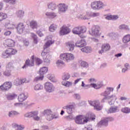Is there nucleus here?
<instances>
[{"label":"nucleus","instance_id":"c03bdc74","mask_svg":"<svg viewBox=\"0 0 130 130\" xmlns=\"http://www.w3.org/2000/svg\"><path fill=\"white\" fill-rule=\"evenodd\" d=\"M31 37L34 39V43L37 44L38 43V37H37V35L34 33H31Z\"/></svg>","mask_w":130,"mask_h":130},{"label":"nucleus","instance_id":"b1692460","mask_svg":"<svg viewBox=\"0 0 130 130\" xmlns=\"http://www.w3.org/2000/svg\"><path fill=\"white\" fill-rule=\"evenodd\" d=\"M27 98H28V94L21 93L18 96V100L19 102H23V101H25Z\"/></svg>","mask_w":130,"mask_h":130},{"label":"nucleus","instance_id":"f8f14e48","mask_svg":"<svg viewBox=\"0 0 130 130\" xmlns=\"http://www.w3.org/2000/svg\"><path fill=\"white\" fill-rule=\"evenodd\" d=\"M70 32L71 28H69V27L67 26V25H63L60 28V35H67V34H70Z\"/></svg>","mask_w":130,"mask_h":130},{"label":"nucleus","instance_id":"0eeeda50","mask_svg":"<svg viewBox=\"0 0 130 130\" xmlns=\"http://www.w3.org/2000/svg\"><path fill=\"white\" fill-rule=\"evenodd\" d=\"M75 121L77 124H84L88 122V119L84 118L82 115H78L76 116Z\"/></svg>","mask_w":130,"mask_h":130},{"label":"nucleus","instance_id":"603ef678","mask_svg":"<svg viewBox=\"0 0 130 130\" xmlns=\"http://www.w3.org/2000/svg\"><path fill=\"white\" fill-rule=\"evenodd\" d=\"M11 72H12V70L6 69L4 72V76H6V77H10V76H11Z\"/></svg>","mask_w":130,"mask_h":130},{"label":"nucleus","instance_id":"3c124183","mask_svg":"<svg viewBox=\"0 0 130 130\" xmlns=\"http://www.w3.org/2000/svg\"><path fill=\"white\" fill-rule=\"evenodd\" d=\"M47 77L50 81L51 82H53V83L55 82V80H54V77H53V75L52 74H48L47 75Z\"/></svg>","mask_w":130,"mask_h":130},{"label":"nucleus","instance_id":"412c9836","mask_svg":"<svg viewBox=\"0 0 130 130\" xmlns=\"http://www.w3.org/2000/svg\"><path fill=\"white\" fill-rule=\"evenodd\" d=\"M46 40H48L47 42L45 43L44 48V49H46V48H47V47H49L50 46H51L52 44H53L54 43V41L52 40V39L50 38V37H47L46 38Z\"/></svg>","mask_w":130,"mask_h":130},{"label":"nucleus","instance_id":"9d476101","mask_svg":"<svg viewBox=\"0 0 130 130\" xmlns=\"http://www.w3.org/2000/svg\"><path fill=\"white\" fill-rule=\"evenodd\" d=\"M13 84L11 82H6L1 86H0V89L2 91H9L12 88Z\"/></svg>","mask_w":130,"mask_h":130},{"label":"nucleus","instance_id":"a19ab883","mask_svg":"<svg viewBox=\"0 0 130 130\" xmlns=\"http://www.w3.org/2000/svg\"><path fill=\"white\" fill-rule=\"evenodd\" d=\"M32 117L35 120H37V121L40 120V117L38 116V113L37 112H32Z\"/></svg>","mask_w":130,"mask_h":130},{"label":"nucleus","instance_id":"6e6d98bb","mask_svg":"<svg viewBox=\"0 0 130 130\" xmlns=\"http://www.w3.org/2000/svg\"><path fill=\"white\" fill-rule=\"evenodd\" d=\"M81 65L83 68H88V67H89V64L85 61H82L81 63Z\"/></svg>","mask_w":130,"mask_h":130},{"label":"nucleus","instance_id":"c9c22d12","mask_svg":"<svg viewBox=\"0 0 130 130\" xmlns=\"http://www.w3.org/2000/svg\"><path fill=\"white\" fill-rule=\"evenodd\" d=\"M81 50L82 52H86V53H90L92 51V49L90 47H85L81 49Z\"/></svg>","mask_w":130,"mask_h":130},{"label":"nucleus","instance_id":"f03ea898","mask_svg":"<svg viewBox=\"0 0 130 130\" xmlns=\"http://www.w3.org/2000/svg\"><path fill=\"white\" fill-rule=\"evenodd\" d=\"M60 58L62 60L70 62V61H72V60L75 59V55L72 53H62L60 55Z\"/></svg>","mask_w":130,"mask_h":130},{"label":"nucleus","instance_id":"774afa93","mask_svg":"<svg viewBox=\"0 0 130 130\" xmlns=\"http://www.w3.org/2000/svg\"><path fill=\"white\" fill-rule=\"evenodd\" d=\"M83 130H93L91 127L88 126V127H85L83 129Z\"/></svg>","mask_w":130,"mask_h":130},{"label":"nucleus","instance_id":"a18cd8bd","mask_svg":"<svg viewBox=\"0 0 130 130\" xmlns=\"http://www.w3.org/2000/svg\"><path fill=\"white\" fill-rule=\"evenodd\" d=\"M16 15L17 18L19 19H22L23 17H24V12L21 10H19L16 12Z\"/></svg>","mask_w":130,"mask_h":130},{"label":"nucleus","instance_id":"7c9ffc66","mask_svg":"<svg viewBox=\"0 0 130 130\" xmlns=\"http://www.w3.org/2000/svg\"><path fill=\"white\" fill-rule=\"evenodd\" d=\"M71 78V75L69 73H64L62 76V81H68Z\"/></svg>","mask_w":130,"mask_h":130},{"label":"nucleus","instance_id":"e2e57ef3","mask_svg":"<svg viewBox=\"0 0 130 130\" xmlns=\"http://www.w3.org/2000/svg\"><path fill=\"white\" fill-rule=\"evenodd\" d=\"M41 128L43 130L49 129V127L47 125H43L41 126Z\"/></svg>","mask_w":130,"mask_h":130},{"label":"nucleus","instance_id":"473e14b6","mask_svg":"<svg viewBox=\"0 0 130 130\" xmlns=\"http://www.w3.org/2000/svg\"><path fill=\"white\" fill-rule=\"evenodd\" d=\"M122 41L123 43H128L130 42V35L128 34L125 36L122 39Z\"/></svg>","mask_w":130,"mask_h":130},{"label":"nucleus","instance_id":"37998d69","mask_svg":"<svg viewBox=\"0 0 130 130\" xmlns=\"http://www.w3.org/2000/svg\"><path fill=\"white\" fill-rule=\"evenodd\" d=\"M52 113V111H51V110H50L49 109L45 110L44 111V114L46 116L47 119V117H48V116H51Z\"/></svg>","mask_w":130,"mask_h":130},{"label":"nucleus","instance_id":"2f4dec72","mask_svg":"<svg viewBox=\"0 0 130 130\" xmlns=\"http://www.w3.org/2000/svg\"><path fill=\"white\" fill-rule=\"evenodd\" d=\"M20 114V113L15 111H10L8 113V116L9 117H14L15 115H19Z\"/></svg>","mask_w":130,"mask_h":130},{"label":"nucleus","instance_id":"ddd939ff","mask_svg":"<svg viewBox=\"0 0 130 130\" xmlns=\"http://www.w3.org/2000/svg\"><path fill=\"white\" fill-rule=\"evenodd\" d=\"M24 83H29V81L26 80V78H17L14 80L13 84L15 86H21Z\"/></svg>","mask_w":130,"mask_h":130},{"label":"nucleus","instance_id":"6e6552de","mask_svg":"<svg viewBox=\"0 0 130 130\" xmlns=\"http://www.w3.org/2000/svg\"><path fill=\"white\" fill-rule=\"evenodd\" d=\"M35 64V59L34 58V56H32L30 59H27L25 61V63L22 67V69H26L28 67H34Z\"/></svg>","mask_w":130,"mask_h":130},{"label":"nucleus","instance_id":"052dcab7","mask_svg":"<svg viewBox=\"0 0 130 130\" xmlns=\"http://www.w3.org/2000/svg\"><path fill=\"white\" fill-rule=\"evenodd\" d=\"M124 69H125L127 71H128L129 70H130V66H129V63H125L124 64Z\"/></svg>","mask_w":130,"mask_h":130},{"label":"nucleus","instance_id":"338daca9","mask_svg":"<svg viewBox=\"0 0 130 130\" xmlns=\"http://www.w3.org/2000/svg\"><path fill=\"white\" fill-rule=\"evenodd\" d=\"M67 118L68 119V120H72L74 119V116H73V115H70L68 116H67Z\"/></svg>","mask_w":130,"mask_h":130},{"label":"nucleus","instance_id":"bb28decb","mask_svg":"<svg viewBox=\"0 0 130 130\" xmlns=\"http://www.w3.org/2000/svg\"><path fill=\"white\" fill-rule=\"evenodd\" d=\"M67 46L69 48L70 51H73L75 49V44L73 42H68Z\"/></svg>","mask_w":130,"mask_h":130},{"label":"nucleus","instance_id":"c756f323","mask_svg":"<svg viewBox=\"0 0 130 130\" xmlns=\"http://www.w3.org/2000/svg\"><path fill=\"white\" fill-rule=\"evenodd\" d=\"M61 84L62 86L66 87V88H69L72 86L73 82L71 81H62Z\"/></svg>","mask_w":130,"mask_h":130},{"label":"nucleus","instance_id":"f257e3e1","mask_svg":"<svg viewBox=\"0 0 130 130\" xmlns=\"http://www.w3.org/2000/svg\"><path fill=\"white\" fill-rule=\"evenodd\" d=\"M114 88L113 87H107L105 91L102 93V95L104 96V98L101 100L102 103H104V102H106V101H108V104L110 105H113L114 104V102L117 98L115 94L110 95L111 92H113Z\"/></svg>","mask_w":130,"mask_h":130},{"label":"nucleus","instance_id":"13d9d810","mask_svg":"<svg viewBox=\"0 0 130 130\" xmlns=\"http://www.w3.org/2000/svg\"><path fill=\"white\" fill-rule=\"evenodd\" d=\"M12 69H13V63L9 62L6 67V69L10 70V71H12Z\"/></svg>","mask_w":130,"mask_h":130},{"label":"nucleus","instance_id":"4be33fe9","mask_svg":"<svg viewBox=\"0 0 130 130\" xmlns=\"http://www.w3.org/2000/svg\"><path fill=\"white\" fill-rule=\"evenodd\" d=\"M5 27L6 29H15L16 25L12 21L8 20L5 23Z\"/></svg>","mask_w":130,"mask_h":130},{"label":"nucleus","instance_id":"58836bf2","mask_svg":"<svg viewBox=\"0 0 130 130\" xmlns=\"http://www.w3.org/2000/svg\"><path fill=\"white\" fill-rule=\"evenodd\" d=\"M4 2L6 4H9V5H12V6H15L17 4V0H4Z\"/></svg>","mask_w":130,"mask_h":130},{"label":"nucleus","instance_id":"aec40b11","mask_svg":"<svg viewBox=\"0 0 130 130\" xmlns=\"http://www.w3.org/2000/svg\"><path fill=\"white\" fill-rule=\"evenodd\" d=\"M63 109H66L67 113L68 114H72L75 110V106L73 105H68L66 106H64Z\"/></svg>","mask_w":130,"mask_h":130},{"label":"nucleus","instance_id":"39448f33","mask_svg":"<svg viewBox=\"0 0 130 130\" xmlns=\"http://www.w3.org/2000/svg\"><path fill=\"white\" fill-rule=\"evenodd\" d=\"M91 7L93 10H100L103 9L104 7H106V5L103 4L102 2L98 1L91 3Z\"/></svg>","mask_w":130,"mask_h":130},{"label":"nucleus","instance_id":"cd10ccee","mask_svg":"<svg viewBox=\"0 0 130 130\" xmlns=\"http://www.w3.org/2000/svg\"><path fill=\"white\" fill-rule=\"evenodd\" d=\"M91 12H87L86 14L81 17L82 20H90L91 19Z\"/></svg>","mask_w":130,"mask_h":130},{"label":"nucleus","instance_id":"423d86ee","mask_svg":"<svg viewBox=\"0 0 130 130\" xmlns=\"http://www.w3.org/2000/svg\"><path fill=\"white\" fill-rule=\"evenodd\" d=\"M86 27L85 26H77L74 27L72 30L73 34H76V35H80L83 33L86 32Z\"/></svg>","mask_w":130,"mask_h":130},{"label":"nucleus","instance_id":"09e8293b","mask_svg":"<svg viewBox=\"0 0 130 130\" xmlns=\"http://www.w3.org/2000/svg\"><path fill=\"white\" fill-rule=\"evenodd\" d=\"M9 56H10V54L8 51V49L2 53V57L4 58H8Z\"/></svg>","mask_w":130,"mask_h":130},{"label":"nucleus","instance_id":"a878e982","mask_svg":"<svg viewBox=\"0 0 130 130\" xmlns=\"http://www.w3.org/2000/svg\"><path fill=\"white\" fill-rule=\"evenodd\" d=\"M48 71V68L47 67H42V68H41L40 69V75H45V74H46V73H47V72Z\"/></svg>","mask_w":130,"mask_h":130},{"label":"nucleus","instance_id":"9b49d317","mask_svg":"<svg viewBox=\"0 0 130 130\" xmlns=\"http://www.w3.org/2000/svg\"><path fill=\"white\" fill-rule=\"evenodd\" d=\"M89 33L91 36L97 37V36H99V26L97 25L93 26L91 30L89 31Z\"/></svg>","mask_w":130,"mask_h":130},{"label":"nucleus","instance_id":"bf43d9fd","mask_svg":"<svg viewBox=\"0 0 130 130\" xmlns=\"http://www.w3.org/2000/svg\"><path fill=\"white\" fill-rule=\"evenodd\" d=\"M36 63L38 66H39V64H41V63H42V60H41L39 58H36Z\"/></svg>","mask_w":130,"mask_h":130},{"label":"nucleus","instance_id":"de8ad7c7","mask_svg":"<svg viewBox=\"0 0 130 130\" xmlns=\"http://www.w3.org/2000/svg\"><path fill=\"white\" fill-rule=\"evenodd\" d=\"M90 14L91 18H98V17H100V13L99 12H90Z\"/></svg>","mask_w":130,"mask_h":130},{"label":"nucleus","instance_id":"dca6fc26","mask_svg":"<svg viewBox=\"0 0 130 130\" xmlns=\"http://www.w3.org/2000/svg\"><path fill=\"white\" fill-rule=\"evenodd\" d=\"M15 41L8 39L4 41L3 44L5 47H13V46H15Z\"/></svg>","mask_w":130,"mask_h":130},{"label":"nucleus","instance_id":"1a4fd4ad","mask_svg":"<svg viewBox=\"0 0 130 130\" xmlns=\"http://www.w3.org/2000/svg\"><path fill=\"white\" fill-rule=\"evenodd\" d=\"M44 86L46 92H48L49 93H52V92L54 91L55 89V87H54L53 84L50 82H46Z\"/></svg>","mask_w":130,"mask_h":130},{"label":"nucleus","instance_id":"4d7b16f0","mask_svg":"<svg viewBox=\"0 0 130 130\" xmlns=\"http://www.w3.org/2000/svg\"><path fill=\"white\" fill-rule=\"evenodd\" d=\"M57 67H60V66H62V64H64V62L62 61L61 60H58L56 62Z\"/></svg>","mask_w":130,"mask_h":130},{"label":"nucleus","instance_id":"0e129e2a","mask_svg":"<svg viewBox=\"0 0 130 130\" xmlns=\"http://www.w3.org/2000/svg\"><path fill=\"white\" fill-rule=\"evenodd\" d=\"M74 98H76V99H77L78 100L81 99V95L78 93H75L74 94Z\"/></svg>","mask_w":130,"mask_h":130},{"label":"nucleus","instance_id":"ea45409f","mask_svg":"<svg viewBox=\"0 0 130 130\" xmlns=\"http://www.w3.org/2000/svg\"><path fill=\"white\" fill-rule=\"evenodd\" d=\"M7 18H8V15L7 14L0 12V22L4 21V20H6Z\"/></svg>","mask_w":130,"mask_h":130},{"label":"nucleus","instance_id":"393cba45","mask_svg":"<svg viewBox=\"0 0 130 130\" xmlns=\"http://www.w3.org/2000/svg\"><path fill=\"white\" fill-rule=\"evenodd\" d=\"M119 30H126V31H129V26L125 24H122L118 26Z\"/></svg>","mask_w":130,"mask_h":130},{"label":"nucleus","instance_id":"4c0bfd02","mask_svg":"<svg viewBox=\"0 0 130 130\" xmlns=\"http://www.w3.org/2000/svg\"><path fill=\"white\" fill-rule=\"evenodd\" d=\"M7 50L8 51L10 56L14 55L16 54V53H17V50H16L15 49H13L12 48L8 49Z\"/></svg>","mask_w":130,"mask_h":130},{"label":"nucleus","instance_id":"20e7f679","mask_svg":"<svg viewBox=\"0 0 130 130\" xmlns=\"http://www.w3.org/2000/svg\"><path fill=\"white\" fill-rule=\"evenodd\" d=\"M88 103L91 106H93L94 109L97 110V111H100L103 108V105L100 104V102L99 100L94 101H89Z\"/></svg>","mask_w":130,"mask_h":130},{"label":"nucleus","instance_id":"49530a36","mask_svg":"<svg viewBox=\"0 0 130 130\" xmlns=\"http://www.w3.org/2000/svg\"><path fill=\"white\" fill-rule=\"evenodd\" d=\"M43 89V85L40 84H38L36 85L34 87V90L36 91H38L39 90H42Z\"/></svg>","mask_w":130,"mask_h":130},{"label":"nucleus","instance_id":"69168bd1","mask_svg":"<svg viewBox=\"0 0 130 130\" xmlns=\"http://www.w3.org/2000/svg\"><path fill=\"white\" fill-rule=\"evenodd\" d=\"M118 18H119L118 15H112V20H117Z\"/></svg>","mask_w":130,"mask_h":130},{"label":"nucleus","instance_id":"72a5a7b5","mask_svg":"<svg viewBox=\"0 0 130 130\" xmlns=\"http://www.w3.org/2000/svg\"><path fill=\"white\" fill-rule=\"evenodd\" d=\"M48 9H50L52 11H54L57 8L56 4L53 3H49L48 5Z\"/></svg>","mask_w":130,"mask_h":130},{"label":"nucleus","instance_id":"5fc2aeb1","mask_svg":"<svg viewBox=\"0 0 130 130\" xmlns=\"http://www.w3.org/2000/svg\"><path fill=\"white\" fill-rule=\"evenodd\" d=\"M32 114H33V112H27L24 114V117L30 118L31 117H32Z\"/></svg>","mask_w":130,"mask_h":130},{"label":"nucleus","instance_id":"f3484780","mask_svg":"<svg viewBox=\"0 0 130 130\" xmlns=\"http://www.w3.org/2000/svg\"><path fill=\"white\" fill-rule=\"evenodd\" d=\"M58 12L60 14L61 13H66L68 11V5L64 4H60L58 6Z\"/></svg>","mask_w":130,"mask_h":130},{"label":"nucleus","instance_id":"a211bd4d","mask_svg":"<svg viewBox=\"0 0 130 130\" xmlns=\"http://www.w3.org/2000/svg\"><path fill=\"white\" fill-rule=\"evenodd\" d=\"M16 28L18 34H22L25 30V25L23 23H19L17 24Z\"/></svg>","mask_w":130,"mask_h":130},{"label":"nucleus","instance_id":"7ed1b4c3","mask_svg":"<svg viewBox=\"0 0 130 130\" xmlns=\"http://www.w3.org/2000/svg\"><path fill=\"white\" fill-rule=\"evenodd\" d=\"M114 118L112 117H108L104 118L99 123H98L97 126L98 127H102V126H107L108 125L109 121H113Z\"/></svg>","mask_w":130,"mask_h":130},{"label":"nucleus","instance_id":"79ce46f5","mask_svg":"<svg viewBox=\"0 0 130 130\" xmlns=\"http://www.w3.org/2000/svg\"><path fill=\"white\" fill-rule=\"evenodd\" d=\"M49 31L50 32H54L56 29H57V25L56 24H52L49 27Z\"/></svg>","mask_w":130,"mask_h":130},{"label":"nucleus","instance_id":"e433bc0d","mask_svg":"<svg viewBox=\"0 0 130 130\" xmlns=\"http://www.w3.org/2000/svg\"><path fill=\"white\" fill-rule=\"evenodd\" d=\"M50 115L51 116H48L47 117V120L50 121V120H52V119H53V118H55V119L58 118V115L55 113L52 114V113L51 115Z\"/></svg>","mask_w":130,"mask_h":130},{"label":"nucleus","instance_id":"5701e85b","mask_svg":"<svg viewBox=\"0 0 130 130\" xmlns=\"http://www.w3.org/2000/svg\"><path fill=\"white\" fill-rule=\"evenodd\" d=\"M76 46L80 48L84 47V46H86V41L85 40H79L76 43Z\"/></svg>","mask_w":130,"mask_h":130},{"label":"nucleus","instance_id":"680f3d73","mask_svg":"<svg viewBox=\"0 0 130 130\" xmlns=\"http://www.w3.org/2000/svg\"><path fill=\"white\" fill-rule=\"evenodd\" d=\"M91 88H94V89H99V87L97 84L91 83Z\"/></svg>","mask_w":130,"mask_h":130},{"label":"nucleus","instance_id":"864d4df0","mask_svg":"<svg viewBox=\"0 0 130 130\" xmlns=\"http://www.w3.org/2000/svg\"><path fill=\"white\" fill-rule=\"evenodd\" d=\"M44 78V76L40 75V76H38L34 79V81L38 82V81H42Z\"/></svg>","mask_w":130,"mask_h":130},{"label":"nucleus","instance_id":"f704fd0d","mask_svg":"<svg viewBox=\"0 0 130 130\" xmlns=\"http://www.w3.org/2000/svg\"><path fill=\"white\" fill-rule=\"evenodd\" d=\"M121 112H122V113L128 114V113H130V108L127 107L122 108L121 109Z\"/></svg>","mask_w":130,"mask_h":130},{"label":"nucleus","instance_id":"c85d7f7f","mask_svg":"<svg viewBox=\"0 0 130 130\" xmlns=\"http://www.w3.org/2000/svg\"><path fill=\"white\" fill-rule=\"evenodd\" d=\"M30 26L32 29H37L38 28V23L37 21L32 20L30 22Z\"/></svg>","mask_w":130,"mask_h":130},{"label":"nucleus","instance_id":"2eb2a0df","mask_svg":"<svg viewBox=\"0 0 130 130\" xmlns=\"http://www.w3.org/2000/svg\"><path fill=\"white\" fill-rule=\"evenodd\" d=\"M41 54L45 62H46L47 63H50L51 56L50 55H49L48 52L43 51Z\"/></svg>","mask_w":130,"mask_h":130},{"label":"nucleus","instance_id":"4468645a","mask_svg":"<svg viewBox=\"0 0 130 130\" xmlns=\"http://www.w3.org/2000/svg\"><path fill=\"white\" fill-rule=\"evenodd\" d=\"M110 45L109 44H104L102 45L101 47V50L99 51V53L100 54H102L103 52H107L110 50Z\"/></svg>","mask_w":130,"mask_h":130},{"label":"nucleus","instance_id":"8fccbe9b","mask_svg":"<svg viewBox=\"0 0 130 130\" xmlns=\"http://www.w3.org/2000/svg\"><path fill=\"white\" fill-rule=\"evenodd\" d=\"M17 97V95L15 94H9L7 95V98L8 100H13V99H15Z\"/></svg>","mask_w":130,"mask_h":130},{"label":"nucleus","instance_id":"6ab92c4d","mask_svg":"<svg viewBox=\"0 0 130 130\" xmlns=\"http://www.w3.org/2000/svg\"><path fill=\"white\" fill-rule=\"evenodd\" d=\"M107 113H116L119 112V108L117 106H111L108 110H106Z\"/></svg>","mask_w":130,"mask_h":130}]
</instances>
